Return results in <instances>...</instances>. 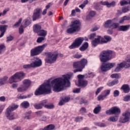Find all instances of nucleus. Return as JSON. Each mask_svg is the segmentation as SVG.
<instances>
[{"label": "nucleus", "mask_w": 130, "mask_h": 130, "mask_svg": "<svg viewBox=\"0 0 130 130\" xmlns=\"http://www.w3.org/2000/svg\"><path fill=\"white\" fill-rule=\"evenodd\" d=\"M74 74L69 73L63 75L62 78H56L51 82V85L52 87V90L54 92H60L63 90L64 87H70L71 82L70 79L73 78Z\"/></svg>", "instance_id": "obj_1"}, {"label": "nucleus", "mask_w": 130, "mask_h": 130, "mask_svg": "<svg viewBox=\"0 0 130 130\" xmlns=\"http://www.w3.org/2000/svg\"><path fill=\"white\" fill-rule=\"evenodd\" d=\"M49 94L51 93V86L50 85V81L47 80L45 81L43 84L41 85L39 88L35 92L36 96L42 95V94Z\"/></svg>", "instance_id": "obj_2"}, {"label": "nucleus", "mask_w": 130, "mask_h": 130, "mask_svg": "<svg viewBox=\"0 0 130 130\" xmlns=\"http://www.w3.org/2000/svg\"><path fill=\"white\" fill-rule=\"evenodd\" d=\"M115 56V53L111 50H105L102 52L100 55V58L102 62H106L113 58Z\"/></svg>", "instance_id": "obj_3"}, {"label": "nucleus", "mask_w": 130, "mask_h": 130, "mask_svg": "<svg viewBox=\"0 0 130 130\" xmlns=\"http://www.w3.org/2000/svg\"><path fill=\"white\" fill-rule=\"evenodd\" d=\"M88 61L87 59L83 58L80 61H75L73 63V68L77 69L74 70V73H77V72H83V69H85V67L87 66Z\"/></svg>", "instance_id": "obj_4"}, {"label": "nucleus", "mask_w": 130, "mask_h": 130, "mask_svg": "<svg viewBox=\"0 0 130 130\" xmlns=\"http://www.w3.org/2000/svg\"><path fill=\"white\" fill-rule=\"evenodd\" d=\"M19 108V105L16 104H12L6 109V115L9 120L15 119V113L13 112L16 109Z\"/></svg>", "instance_id": "obj_5"}, {"label": "nucleus", "mask_w": 130, "mask_h": 130, "mask_svg": "<svg viewBox=\"0 0 130 130\" xmlns=\"http://www.w3.org/2000/svg\"><path fill=\"white\" fill-rule=\"evenodd\" d=\"M26 76V73L23 72H16L15 74L12 75L11 78L9 79V82L10 84H12V83H17L18 80L22 81Z\"/></svg>", "instance_id": "obj_6"}, {"label": "nucleus", "mask_w": 130, "mask_h": 130, "mask_svg": "<svg viewBox=\"0 0 130 130\" xmlns=\"http://www.w3.org/2000/svg\"><path fill=\"white\" fill-rule=\"evenodd\" d=\"M80 21L79 20H75L72 22V24L70 25V27L68 28L67 30V32L69 34H73L77 31L80 30Z\"/></svg>", "instance_id": "obj_7"}, {"label": "nucleus", "mask_w": 130, "mask_h": 130, "mask_svg": "<svg viewBox=\"0 0 130 130\" xmlns=\"http://www.w3.org/2000/svg\"><path fill=\"white\" fill-rule=\"evenodd\" d=\"M129 68L130 67V56H127L125 58V61L118 63L116 68L114 70V72L116 73H118L121 71V69L123 68Z\"/></svg>", "instance_id": "obj_8"}, {"label": "nucleus", "mask_w": 130, "mask_h": 130, "mask_svg": "<svg viewBox=\"0 0 130 130\" xmlns=\"http://www.w3.org/2000/svg\"><path fill=\"white\" fill-rule=\"evenodd\" d=\"M47 46V44H44L41 46H39L30 50V56H35V55H38L40 54L44 50V48Z\"/></svg>", "instance_id": "obj_9"}, {"label": "nucleus", "mask_w": 130, "mask_h": 130, "mask_svg": "<svg viewBox=\"0 0 130 130\" xmlns=\"http://www.w3.org/2000/svg\"><path fill=\"white\" fill-rule=\"evenodd\" d=\"M130 119V111L127 110L122 114V116L119 118V121L121 123L128 122Z\"/></svg>", "instance_id": "obj_10"}, {"label": "nucleus", "mask_w": 130, "mask_h": 130, "mask_svg": "<svg viewBox=\"0 0 130 130\" xmlns=\"http://www.w3.org/2000/svg\"><path fill=\"white\" fill-rule=\"evenodd\" d=\"M58 54L55 53L48 52L47 54V57L45 59V61L47 63H53L57 58Z\"/></svg>", "instance_id": "obj_11"}, {"label": "nucleus", "mask_w": 130, "mask_h": 130, "mask_svg": "<svg viewBox=\"0 0 130 130\" xmlns=\"http://www.w3.org/2000/svg\"><path fill=\"white\" fill-rule=\"evenodd\" d=\"M101 38V36H96L95 34H92L90 35L89 39L90 40H93V39H94L93 41L91 42V44L92 46H94V47L97 46L99 43H100V39Z\"/></svg>", "instance_id": "obj_12"}, {"label": "nucleus", "mask_w": 130, "mask_h": 130, "mask_svg": "<svg viewBox=\"0 0 130 130\" xmlns=\"http://www.w3.org/2000/svg\"><path fill=\"white\" fill-rule=\"evenodd\" d=\"M83 41H84V38L79 37L77 38L74 42L69 46V48L70 49H74V48H77V47H79L83 43Z\"/></svg>", "instance_id": "obj_13"}, {"label": "nucleus", "mask_w": 130, "mask_h": 130, "mask_svg": "<svg viewBox=\"0 0 130 130\" xmlns=\"http://www.w3.org/2000/svg\"><path fill=\"white\" fill-rule=\"evenodd\" d=\"M115 67V63H103L101 66V70L102 72H107Z\"/></svg>", "instance_id": "obj_14"}, {"label": "nucleus", "mask_w": 130, "mask_h": 130, "mask_svg": "<svg viewBox=\"0 0 130 130\" xmlns=\"http://www.w3.org/2000/svg\"><path fill=\"white\" fill-rule=\"evenodd\" d=\"M107 114L111 115L115 114V115H119L120 114V109L117 107H113L109 110L106 111Z\"/></svg>", "instance_id": "obj_15"}, {"label": "nucleus", "mask_w": 130, "mask_h": 130, "mask_svg": "<svg viewBox=\"0 0 130 130\" xmlns=\"http://www.w3.org/2000/svg\"><path fill=\"white\" fill-rule=\"evenodd\" d=\"M34 60V61L31 62L32 68H39V67L42 66V61L39 57H35Z\"/></svg>", "instance_id": "obj_16"}, {"label": "nucleus", "mask_w": 130, "mask_h": 130, "mask_svg": "<svg viewBox=\"0 0 130 130\" xmlns=\"http://www.w3.org/2000/svg\"><path fill=\"white\" fill-rule=\"evenodd\" d=\"M41 9H37L34 10L32 15V21H36L38 19L41 18Z\"/></svg>", "instance_id": "obj_17"}, {"label": "nucleus", "mask_w": 130, "mask_h": 130, "mask_svg": "<svg viewBox=\"0 0 130 130\" xmlns=\"http://www.w3.org/2000/svg\"><path fill=\"white\" fill-rule=\"evenodd\" d=\"M100 4L102 5V6H107V8H111V7H115V2L113 1L111 3H109L107 1L100 2Z\"/></svg>", "instance_id": "obj_18"}, {"label": "nucleus", "mask_w": 130, "mask_h": 130, "mask_svg": "<svg viewBox=\"0 0 130 130\" xmlns=\"http://www.w3.org/2000/svg\"><path fill=\"white\" fill-rule=\"evenodd\" d=\"M111 41V37L108 36H105L104 38L101 37L100 43H107Z\"/></svg>", "instance_id": "obj_19"}, {"label": "nucleus", "mask_w": 130, "mask_h": 130, "mask_svg": "<svg viewBox=\"0 0 130 130\" xmlns=\"http://www.w3.org/2000/svg\"><path fill=\"white\" fill-rule=\"evenodd\" d=\"M8 28V25H0V31L2 32L0 35V38H2L4 35H5V32L7 30V28Z\"/></svg>", "instance_id": "obj_20"}, {"label": "nucleus", "mask_w": 130, "mask_h": 130, "mask_svg": "<svg viewBox=\"0 0 130 130\" xmlns=\"http://www.w3.org/2000/svg\"><path fill=\"white\" fill-rule=\"evenodd\" d=\"M121 90H122L123 92H124L125 94L129 93V86L127 84H124L121 87Z\"/></svg>", "instance_id": "obj_21"}, {"label": "nucleus", "mask_w": 130, "mask_h": 130, "mask_svg": "<svg viewBox=\"0 0 130 130\" xmlns=\"http://www.w3.org/2000/svg\"><path fill=\"white\" fill-rule=\"evenodd\" d=\"M22 84L24 85L23 87H25L28 89H29V87L31 86V80L29 79H25L22 81Z\"/></svg>", "instance_id": "obj_22"}, {"label": "nucleus", "mask_w": 130, "mask_h": 130, "mask_svg": "<svg viewBox=\"0 0 130 130\" xmlns=\"http://www.w3.org/2000/svg\"><path fill=\"white\" fill-rule=\"evenodd\" d=\"M130 28V25H121L118 27V31H123V32H125V31H127L128 29Z\"/></svg>", "instance_id": "obj_23"}, {"label": "nucleus", "mask_w": 130, "mask_h": 130, "mask_svg": "<svg viewBox=\"0 0 130 130\" xmlns=\"http://www.w3.org/2000/svg\"><path fill=\"white\" fill-rule=\"evenodd\" d=\"M32 29L35 33L38 34L41 30V25L37 24H34Z\"/></svg>", "instance_id": "obj_24"}, {"label": "nucleus", "mask_w": 130, "mask_h": 130, "mask_svg": "<svg viewBox=\"0 0 130 130\" xmlns=\"http://www.w3.org/2000/svg\"><path fill=\"white\" fill-rule=\"evenodd\" d=\"M130 20V17L127 16H124L120 18L119 20V24H123L124 21H128Z\"/></svg>", "instance_id": "obj_25"}, {"label": "nucleus", "mask_w": 130, "mask_h": 130, "mask_svg": "<svg viewBox=\"0 0 130 130\" xmlns=\"http://www.w3.org/2000/svg\"><path fill=\"white\" fill-rule=\"evenodd\" d=\"M112 20H108L104 24L105 28H112Z\"/></svg>", "instance_id": "obj_26"}, {"label": "nucleus", "mask_w": 130, "mask_h": 130, "mask_svg": "<svg viewBox=\"0 0 130 130\" xmlns=\"http://www.w3.org/2000/svg\"><path fill=\"white\" fill-rule=\"evenodd\" d=\"M78 85L80 87H86L88 85V82L86 80H79Z\"/></svg>", "instance_id": "obj_27"}, {"label": "nucleus", "mask_w": 130, "mask_h": 130, "mask_svg": "<svg viewBox=\"0 0 130 130\" xmlns=\"http://www.w3.org/2000/svg\"><path fill=\"white\" fill-rule=\"evenodd\" d=\"M21 106L22 108L27 109L30 107V103L28 101H24L21 104Z\"/></svg>", "instance_id": "obj_28"}, {"label": "nucleus", "mask_w": 130, "mask_h": 130, "mask_svg": "<svg viewBox=\"0 0 130 130\" xmlns=\"http://www.w3.org/2000/svg\"><path fill=\"white\" fill-rule=\"evenodd\" d=\"M38 36H42L43 37H45L47 35V31L45 30L41 29L39 32L37 33Z\"/></svg>", "instance_id": "obj_29"}, {"label": "nucleus", "mask_w": 130, "mask_h": 130, "mask_svg": "<svg viewBox=\"0 0 130 130\" xmlns=\"http://www.w3.org/2000/svg\"><path fill=\"white\" fill-rule=\"evenodd\" d=\"M88 46L89 44L88 43L86 42L80 48V50H81V51H85V50L88 48Z\"/></svg>", "instance_id": "obj_30"}, {"label": "nucleus", "mask_w": 130, "mask_h": 130, "mask_svg": "<svg viewBox=\"0 0 130 130\" xmlns=\"http://www.w3.org/2000/svg\"><path fill=\"white\" fill-rule=\"evenodd\" d=\"M100 111H101V106L99 105L93 109L94 114H98Z\"/></svg>", "instance_id": "obj_31"}, {"label": "nucleus", "mask_w": 130, "mask_h": 130, "mask_svg": "<svg viewBox=\"0 0 130 130\" xmlns=\"http://www.w3.org/2000/svg\"><path fill=\"white\" fill-rule=\"evenodd\" d=\"M8 77L5 76L3 78L0 79V85L2 86L3 85H5L7 81H8Z\"/></svg>", "instance_id": "obj_32"}, {"label": "nucleus", "mask_w": 130, "mask_h": 130, "mask_svg": "<svg viewBox=\"0 0 130 130\" xmlns=\"http://www.w3.org/2000/svg\"><path fill=\"white\" fill-rule=\"evenodd\" d=\"M118 119V117L117 116H111L108 119L109 121H112V122H115V121H117Z\"/></svg>", "instance_id": "obj_33"}, {"label": "nucleus", "mask_w": 130, "mask_h": 130, "mask_svg": "<svg viewBox=\"0 0 130 130\" xmlns=\"http://www.w3.org/2000/svg\"><path fill=\"white\" fill-rule=\"evenodd\" d=\"M6 50V46L5 44L0 45V55L3 54V52H5Z\"/></svg>", "instance_id": "obj_34"}, {"label": "nucleus", "mask_w": 130, "mask_h": 130, "mask_svg": "<svg viewBox=\"0 0 130 130\" xmlns=\"http://www.w3.org/2000/svg\"><path fill=\"white\" fill-rule=\"evenodd\" d=\"M23 23V27H25V28H26V27H28V26H29V25L31 24V21H30V20L28 19H25L24 20Z\"/></svg>", "instance_id": "obj_35"}, {"label": "nucleus", "mask_w": 130, "mask_h": 130, "mask_svg": "<svg viewBox=\"0 0 130 130\" xmlns=\"http://www.w3.org/2000/svg\"><path fill=\"white\" fill-rule=\"evenodd\" d=\"M109 94H110V89L105 90L103 92V95H104V97H105L106 98V97H107V96H108L109 95Z\"/></svg>", "instance_id": "obj_36"}, {"label": "nucleus", "mask_w": 130, "mask_h": 130, "mask_svg": "<svg viewBox=\"0 0 130 130\" xmlns=\"http://www.w3.org/2000/svg\"><path fill=\"white\" fill-rule=\"evenodd\" d=\"M26 90H27L25 86H22L21 87H18L17 88V91L18 92H19L20 93H22L23 92H25V91H26Z\"/></svg>", "instance_id": "obj_37"}, {"label": "nucleus", "mask_w": 130, "mask_h": 130, "mask_svg": "<svg viewBox=\"0 0 130 130\" xmlns=\"http://www.w3.org/2000/svg\"><path fill=\"white\" fill-rule=\"evenodd\" d=\"M34 107L36 109H42V108H43L41 103H40V104H35L34 105Z\"/></svg>", "instance_id": "obj_38"}, {"label": "nucleus", "mask_w": 130, "mask_h": 130, "mask_svg": "<svg viewBox=\"0 0 130 130\" xmlns=\"http://www.w3.org/2000/svg\"><path fill=\"white\" fill-rule=\"evenodd\" d=\"M41 105H42V107H45V106L47 105L48 101L47 100H43L41 102Z\"/></svg>", "instance_id": "obj_39"}, {"label": "nucleus", "mask_w": 130, "mask_h": 130, "mask_svg": "<svg viewBox=\"0 0 130 130\" xmlns=\"http://www.w3.org/2000/svg\"><path fill=\"white\" fill-rule=\"evenodd\" d=\"M110 77L112 79H119V75L118 74H113Z\"/></svg>", "instance_id": "obj_40"}, {"label": "nucleus", "mask_w": 130, "mask_h": 130, "mask_svg": "<svg viewBox=\"0 0 130 130\" xmlns=\"http://www.w3.org/2000/svg\"><path fill=\"white\" fill-rule=\"evenodd\" d=\"M120 6H125V5H129L128 2L125 0H122L120 2Z\"/></svg>", "instance_id": "obj_41"}, {"label": "nucleus", "mask_w": 130, "mask_h": 130, "mask_svg": "<svg viewBox=\"0 0 130 130\" xmlns=\"http://www.w3.org/2000/svg\"><path fill=\"white\" fill-rule=\"evenodd\" d=\"M31 68H33L31 63H30V64H24L23 66V69H31Z\"/></svg>", "instance_id": "obj_42"}, {"label": "nucleus", "mask_w": 130, "mask_h": 130, "mask_svg": "<svg viewBox=\"0 0 130 130\" xmlns=\"http://www.w3.org/2000/svg\"><path fill=\"white\" fill-rule=\"evenodd\" d=\"M45 108L47 109H52V108H54V105L52 104H48L45 106Z\"/></svg>", "instance_id": "obj_43"}, {"label": "nucleus", "mask_w": 130, "mask_h": 130, "mask_svg": "<svg viewBox=\"0 0 130 130\" xmlns=\"http://www.w3.org/2000/svg\"><path fill=\"white\" fill-rule=\"evenodd\" d=\"M119 24L117 23H112V29H116L117 28H119Z\"/></svg>", "instance_id": "obj_44"}, {"label": "nucleus", "mask_w": 130, "mask_h": 130, "mask_svg": "<svg viewBox=\"0 0 130 130\" xmlns=\"http://www.w3.org/2000/svg\"><path fill=\"white\" fill-rule=\"evenodd\" d=\"M45 38L44 37H39L37 40V43H41L42 41H44Z\"/></svg>", "instance_id": "obj_45"}, {"label": "nucleus", "mask_w": 130, "mask_h": 130, "mask_svg": "<svg viewBox=\"0 0 130 130\" xmlns=\"http://www.w3.org/2000/svg\"><path fill=\"white\" fill-rule=\"evenodd\" d=\"M130 10L129 7H124L122 9V12L123 13H126L127 12H128Z\"/></svg>", "instance_id": "obj_46"}, {"label": "nucleus", "mask_w": 130, "mask_h": 130, "mask_svg": "<svg viewBox=\"0 0 130 130\" xmlns=\"http://www.w3.org/2000/svg\"><path fill=\"white\" fill-rule=\"evenodd\" d=\"M73 57L74 58H77V59L81 58V57H82V55L79 53H77L74 55H73Z\"/></svg>", "instance_id": "obj_47"}, {"label": "nucleus", "mask_w": 130, "mask_h": 130, "mask_svg": "<svg viewBox=\"0 0 130 130\" xmlns=\"http://www.w3.org/2000/svg\"><path fill=\"white\" fill-rule=\"evenodd\" d=\"M48 130H52L54 129V125L50 124L46 127Z\"/></svg>", "instance_id": "obj_48"}, {"label": "nucleus", "mask_w": 130, "mask_h": 130, "mask_svg": "<svg viewBox=\"0 0 130 130\" xmlns=\"http://www.w3.org/2000/svg\"><path fill=\"white\" fill-rule=\"evenodd\" d=\"M96 125H98V126H100V127H104L106 126V125L103 123L101 122H98L95 123Z\"/></svg>", "instance_id": "obj_49"}, {"label": "nucleus", "mask_w": 130, "mask_h": 130, "mask_svg": "<svg viewBox=\"0 0 130 130\" xmlns=\"http://www.w3.org/2000/svg\"><path fill=\"white\" fill-rule=\"evenodd\" d=\"M130 101V95H127L124 96L123 98V101H125L126 102H127V101Z\"/></svg>", "instance_id": "obj_50"}, {"label": "nucleus", "mask_w": 130, "mask_h": 130, "mask_svg": "<svg viewBox=\"0 0 130 130\" xmlns=\"http://www.w3.org/2000/svg\"><path fill=\"white\" fill-rule=\"evenodd\" d=\"M103 87H100L99 88H98L96 90V91H95V94L96 95H98L99 93H100L101 91H102V89H103Z\"/></svg>", "instance_id": "obj_51"}, {"label": "nucleus", "mask_w": 130, "mask_h": 130, "mask_svg": "<svg viewBox=\"0 0 130 130\" xmlns=\"http://www.w3.org/2000/svg\"><path fill=\"white\" fill-rule=\"evenodd\" d=\"M22 22V18H20L18 22H17L14 25V27H18L20 26V24Z\"/></svg>", "instance_id": "obj_52"}, {"label": "nucleus", "mask_w": 130, "mask_h": 130, "mask_svg": "<svg viewBox=\"0 0 130 130\" xmlns=\"http://www.w3.org/2000/svg\"><path fill=\"white\" fill-rule=\"evenodd\" d=\"M83 120V117H77L75 118V121L76 122H80V121H82Z\"/></svg>", "instance_id": "obj_53"}, {"label": "nucleus", "mask_w": 130, "mask_h": 130, "mask_svg": "<svg viewBox=\"0 0 130 130\" xmlns=\"http://www.w3.org/2000/svg\"><path fill=\"white\" fill-rule=\"evenodd\" d=\"M114 97H117L118 96H119V91L117 90H115L114 91Z\"/></svg>", "instance_id": "obj_54"}, {"label": "nucleus", "mask_w": 130, "mask_h": 130, "mask_svg": "<svg viewBox=\"0 0 130 130\" xmlns=\"http://www.w3.org/2000/svg\"><path fill=\"white\" fill-rule=\"evenodd\" d=\"M104 98H106L105 96H104V94H101L98 97V100L99 101H100V100H104Z\"/></svg>", "instance_id": "obj_55"}, {"label": "nucleus", "mask_w": 130, "mask_h": 130, "mask_svg": "<svg viewBox=\"0 0 130 130\" xmlns=\"http://www.w3.org/2000/svg\"><path fill=\"white\" fill-rule=\"evenodd\" d=\"M96 15V12L95 11H91L89 12V16L93 17Z\"/></svg>", "instance_id": "obj_56"}, {"label": "nucleus", "mask_w": 130, "mask_h": 130, "mask_svg": "<svg viewBox=\"0 0 130 130\" xmlns=\"http://www.w3.org/2000/svg\"><path fill=\"white\" fill-rule=\"evenodd\" d=\"M77 78L78 79V82H80V81H83V79L84 78V76L82 75H78L77 76Z\"/></svg>", "instance_id": "obj_57"}, {"label": "nucleus", "mask_w": 130, "mask_h": 130, "mask_svg": "<svg viewBox=\"0 0 130 130\" xmlns=\"http://www.w3.org/2000/svg\"><path fill=\"white\" fill-rule=\"evenodd\" d=\"M70 99H71V98L69 96H66L65 98L62 99V100L65 102V103L67 102H69V101H70Z\"/></svg>", "instance_id": "obj_58"}, {"label": "nucleus", "mask_w": 130, "mask_h": 130, "mask_svg": "<svg viewBox=\"0 0 130 130\" xmlns=\"http://www.w3.org/2000/svg\"><path fill=\"white\" fill-rule=\"evenodd\" d=\"M31 116V114L30 113H26L25 114V116L24 117V118L25 119H30V117Z\"/></svg>", "instance_id": "obj_59"}, {"label": "nucleus", "mask_w": 130, "mask_h": 130, "mask_svg": "<svg viewBox=\"0 0 130 130\" xmlns=\"http://www.w3.org/2000/svg\"><path fill=\"white\" fill-rule=\"evenodd\" d=\"M80 91H81V88H75L73 89V93H80Z\"/></svg>", "instance_id": "obj_60"}, {"label": "nucleus", "mask_w": 130, "mask_h": 130, "mask_svg": "<svg viewBox=\"0 0 130 130\" xmlns=\"http://www.w3.org/2000/svg\"><path fill=\"white\" fill-rule=\"evenodd\" d=\"M19 32L20 34H23L24 33V29L23 28V26H21L19 29Z\"/></svg>", "instance_id": "obj_61"}, {"label": "nucleus", "mask_w": 130, "mask_h": 130, "mask_svg": "<svg viewBox=\"0 0 130 130\" xmlns=\"http://www.w3.org/2000/svg\"><path fill=\"white\" fill-rule=\"evenodd\" d=\"M80 112L81 113H85L86 112V108L84 107L81 108V109L80 110Z\"/></svg>", "instance_id": "obj_62"}, {"label": "nucleus", "mask_w": 130, "mask_h": 130, "mask_svg": "<svg viewBox=\"0 0 130 130\" xmlns=\"http://www.w3.org/2000/svg\"><path fill=\"white\" fill-rule=\"evenodd\" d=\"M0 101L5 102L6 101V97L5 96H0Z\"/></svg>", "instance_id": "obj_63"}, {"label": "nucleus", "mask_w": 130, "mask_h": 130, "mask_svg": "<svg viewBox=\"0 0 130 130\" xmlns=\"http://www.w3.org/2000/svg\"><path fill=\"white\" fill-rule=\"evenodd\" d=\"M14 130H22V127L17 126L14 129Z\"/></svg>", "instance_id": "obj_64"}]
</instances>
